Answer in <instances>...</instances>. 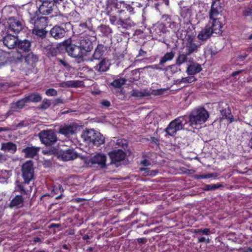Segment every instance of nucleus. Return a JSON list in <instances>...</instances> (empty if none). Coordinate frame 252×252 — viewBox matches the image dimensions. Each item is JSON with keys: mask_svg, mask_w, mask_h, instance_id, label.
Instances as JSON below:
<instances>
[{"mask_svg": "<svg viewBox=\"0 0 252 252\" xmlns=\"http://www.w3.org/2000/svg\"><path fill=\"white\" fill-rule=\"evenodd\" d=\"M51 105V101L47 99L44 98L42 102V103L39 106V109L46 110L48 109L50 105Z\"/></svg>", "mask_w": 252, "mask_h": 252, "instance_id": "obj_51", "label": "nucleus"}, {"mask_svg": "<svg viewBox=\"0 0 252 252\" xmlns=\"http://www.w3.org/2000/svg\"><path fill=\"white\" fill-rule=\"evenodd\" d=\"M66 31L61 26L56 25L50 31L51 36L56 39L63 38L65 35Z\"/></svg>", "mask_w": 252, "mask_h": 252, "instance_id": "obj_22", "label": "nucleus"}, {"mask_svg": "<svg viewBox=\"0 0 252 252\" xmlns=\"http://www.w3.org/2000/svg\"><path fill=\"white\" fill-rule=\"evenodd\" d=\"M151 162L148 159H145L143 161H141V164L145 167L151 165Z\"/></svg>", "mask_w": 252, "mask_h": 252, "instance_id": "obj_61", "label": "nucleus"}, {"mask_svg": "<svg viewBox=\"0 0 252 252\" xmlns=\"http://www.w3.org/2000/svg\"><path fill=\"white\" fill-rule=\"evenodd\" d=\"M192 9L191 6H183L181 7L180 15L184 19L186 24L190 23Z\"/></svg>", "mask_w": 252, "mask_h": 252, "instance_id": "obj_23", "label": "nucleus"}, {"mask_svg": "<svg viewBox=\"0 0 252 252\" xmlns=\"http://www.w3.org/2000/svg\"><path fill=\"white\" fill-rule=\"evenodd\" d=\"M41 142L46 146H51L57 141V137L54 130H43L38 133Z\"/></svg>", "mask_w": 252, "mask_h": 252, "instance_id": "obj_7", "label": "nucleus"}, {"mask_svg": "<svg viewBox=\"0 0 252 252\" xmlns=\"http://www.w3.org/2000/svg\"><path fill=\"white\" fill-rule=\"evenodd\" d=\"M56 154L58 158L64 161L72 160L78 157V153L73 148L59 150Z\"/></svg>", "mask_w": 252, "mask_h": 252, "instance_id": "obj_8", "label": "nucleus"}, {"mask_svg": "<svg viewBox=\"0 0 252 252\" xmlns=\"http://www.w3.org/2000/svg\"><path fill=\"white\" fill-rule=\"evenodd\" d=\"M0 150L4 151H8L13 154L17 151V146L15 143L11 142L2 143Z\"/></svg>", "mask_w": 252, "mask_h": 252, "instance_id": "obj_34", "label": "nucleus"}, {"mask_svg": "<svg viewBox=\"0 0 252 252\" xmlns=\"http://www.w3.org/2000/svg\"><path fill=\"white\" fill-rule=\"evenodd\" d=\"M77 45L84 57L86 56L88 53L90 52L93 48L92 41L87 37H81Z\"/></svg>", "mask_w": 252, "mask_h": 252, "instance_id": "obj_12", "label": "nucleus"}, {"mask_svg": "<svg viewBox=\"0 0 252 252\" xmlns=\"http://www.w3.org/2000/svg\"><path fill=\"white\" fill-rule=\"evenodd\" d=\"M65 50L68 55L73 58L83 59V56L80 49L77 45L73 44H68L65 46Z\"/></svg>", "mask_w": 252, "mask_h": 252, "instance_id": "obj_13", "label": "nucleus"}, {"mask_svg": "<svg viewBox=\"0 0 252 252\" xmlns=\"http://www.w3.org/2000/svg\"><path fill=\"white\" fill-rule=\"evenodd\" d=\"M109 67V63L106 59H103L98 64L94 66V69L99 72H105Z\"/></svg>", "mask_w": 252, "mask_h": 252, "instance_id": "obj_35", "label": "nucleus"}, {"mask_svg": "<svg viewBox=\"0 0 252 252\" xmlns=\"http://www.w3.org/2000/svg\"><path fill=\"white\" fill-rule=\"evenodd\" d=\"M161 22L165 26L167 25L168 28H170L173 32H175L178 30V24L175 21L173 17L168 14H163L161 17Z\"/></svg>", "mask_w": 252, "mask_h": 252, "instance_id": "obj_16", "label": "nucleus"}, {"mask_svg": "<svg viewBox=\"0 0 252 252\" xmlns=\"http://www.w3.org/2000/svg\"><path fill=\"white\" fill-rule=\"evenodd\" d=\"M156 2L154 3V6L156 9L160 11V8L162 6H165L167 7L169 6V0H155Z\"/></svg>", "mask_w": 252, "mask_h": 252, "instance_id": "obj_44", "label": "nucleus"}, {"mask_svg": "<svg viewBox=\"0 0 252 252\" xmlns=\"http://www.w3.org/2000/svg\"><path fill=\"white\" fill-rule=\"evenodd\" d=\"M194 232L196 234H202L203 235H208L209 234L210 229L209 228H204L203 229H195Z\"/></svg>", "mask_w": 252, "mask_h": 252, "instance_id": "obj_55", "label": "nucleus"}, {"mask_svg": "<svg viewBox=\"0 0 252 252\" xmlns=\"http://www.w3.org/2000/svg\"><path fill=\"white\" fill-rule=\"evenodd\" d=\"M210 28V26L207 25L199 32L197 36L199 43H203L214 34Z\"/></svg>", "mask_w": 252, "mask_h": 252, "instance_id": "obj_20", "label": "nucleus"}, {"mask_svg": "<svg viewBox=\"0 0 252 252\" xmlns=\"http://www.w3.org/2000/svg\"><path fill=\"white\" fill-rule=\"evenodd\" d=\"M31 41L28 39L21 40L18 39L16 48L21 51L27 52L31 49Z\"/></svg>", "mask_w": 252, "mask_h": 252, "instance_id": "obj_28", "label": "nucleus"}, {"mask_svg": "<svg viewBox=\"0 0 252 252\" xmlns=\"http://www.w3.org/2000/svg\"><path fill=\"white\" fill-rule=\"evenodd\" d=\"M59 50L58 49L54 47H50L47 52L48 57H53L56 56Z\"/></svg>", "mask_w": 252, "mask_h": 252, "instance_id": "obj_53", "label": "nucleus"}, {"mask_svg": "<svg viewBox=\"0 0 252 252\" xmlns=\"http://www.w3.org/2000/svg\"><path fill=\"white\" fill-rule=\"evenodd\" d=\"M194 37L195 35L193 33L189 34L188 32L186 33L184 37L185 40L181 50L184 51L187 53V55L189 56L197 53L202 44L201 43H196Z\"/></svg>", "mask_w": 252, "mask_h": 252, "instance_id": "obj_4", "label": "nucleus"}, {"mask_svg": "<svg viewBox=\"0 0 252 252\" xmlns=\"http://www.w3.org/2000/svg\"><path fill=\"white\" fill-rule=\"evenodd\" d=\"M220 0H212L209 18L212 20V25L210 27L214 34H220V21L219 18H217L220 14Z\"/></svg>", "mask_w": 252, "mask_h": 252, "instance_id": "obj_2", "label": "nucleus"}, {"mask_svg": "<svg viewBox=\"0 0 252 252\" xmlns=\"http://www.w3.org/2000/svg\"><path fill=\"white\" fill-rule=\"evenodd\" d=\"M47 33V31L45 29L33 28L32 29V33L41 39L46 37Z\"/></svg>", "mask_w": 252, "mask_h": 252, "instance_id": "obj_40", "label": "nucleus"}, {"mask_svg": "<svg viewBox=\"0 0 252 252\" xmlns=\"http://www.w3.org/2000/svg\"><path fill=\"white\" fill-rule=\"evenodd\" d=\"M129 20L128 17L124 16V17H121L118 19V29L119 31H121V29H129L131 27L132 25L130 22H127Z\"/></svg>", "mask_w": 252, "mask_h": 252, "instance_id": "obj_32", "label": "nucleus"}, {"mask_svg": "<svg viewBox=\"0 0 252 252\" xmlns=\"http://www.w3.org/2000/svg\"><path fill=\"white\" fill-rule=\"evenodd\" d=\"M106 50V46L102 44H98L94 51L93 55H92L91 61H93L94 60H99L101 59L104 52Z\"/></svg>", "mask_w": 252, "mask_h": 252, "instance_id": "obj_25", "label": "nucleus"}, {"mask_svg": "<svg viewBox=\"0 0 252 252\" xmlns=\"http://www.w3.org/2000/svg\"><path fill=\"white\" fill-rule=\"evenodd\" d=\"M61 103H63V99H62L60 98H58L55 99L54 101V105H58L59 104H61Z\"/></svg>", "mask_w": 252, "mask_h": 252, "instance_id": "obj_64", "label": "nucleus"}, {"mask_svg": "<svg viewBox=\"0 0 252 252\" xmlns=\"http://www.w3.org/2000/svg\"><path fill=\"white\" fill-rule=\"evenodd\" d=\"M226 119L227 122L230 123L234 121L233 116L232 115L230 110L228 107L227 109L221 111V119Z\"/></svg>", "mask_w": 252, "mask_h": 252, "instance_id": "obj_39", "label": "nucleus"}, {"mask_svg": "<svg viewBox=\"0 0 252 252\" xmlns=\"http://www.w3.org/2000/svg\"><path fill=\"white\" fill-rule=\"evenodd\" d=\"M27 103V100L24 97L14 103V107L16 108L22 109Z\"/></svg>", "mask_w": 252, "mask_h": 252, "instance_id": "obj_49", "label": "nucleus"}, {"mask_svg": "<svg viewBox=\"0 0 252 252\" xmlns=\"http://www.w3.org/2000/svg\"><path fill=\"white\" fill-rule=\"evenodd\" d=\"M175 56V53L171 51L166 53L161 58L158 65H163L167 62L172 61Z\"/></svg>", "mask_w": 252, "mask_h": 252, "instance_id": "obj_38", "label": "nucleus"}, {"mask_svg": "<svg viewBox=\"0 0 252 252\" xmlns=\"http://www.w3.org/2000/svg\"><path fill=\"white\" fill-rule=\"evenodd\" d=\"M168 32L167 27L160 22H158L150 28V33L153 39L163 42Z\"/></svg>", "mask_w": 252, "mask_h": 252, "instance_id": "obj_6", "label": "nucleus"}, {"mask_svg": "<svg viewBox=\"0 0 252 252\" xmlns=\"http://www.w3.org/2000/svg\"><path fill=\"white\" fill-rule=\"evenodd\" d=\"M40 148L35 146H27L22 150L26 158H33L39 152Z\"/></svg>", "mask_w": 252, "mask_h": 252, "instance_id": "obj_24", "label": "nucleus"}, {"mask_svg": "<svg viewBox=\"0 0 252 252\" xmlns=\"http://www.w3.org/2000/svg\"><path fill=\"white\" fill-rule=\"evenodd\" d=\"M38 59L36 57L32 55V57L28 56L26 59V61L28 64H31V66L34 67L35 66L36 63L37 62Z\"/></svg>", "mask_w": 252, "mask_h": 252, "instance_id": "obj_52", "label": "nucleus"}, {"mask_svg": "<svg viewBox=\"0 0 252 252\" xmlns=\"http://www.w3.org/2000/svg\"><path fill=\"white\" fill-rule=\"evenodd\" d=\"M189 55H187L184 51L182 50L178 54V56L176 60V63L178 65H180L186 63L188 60V57Z\"/></svg>", "mask_w": 252, "mask_h": 252, "instance_id": "obj_37", "label": "nucleus"}, {"mask_svg": "<svg viewBox=\"0 0 252 252\" xmlns=\"http://www.w3.org/2000/svg\"><path fill=\"white\" fill-rule=\"evenodd\" d=\"M182 80L183 83L189 84L195 82L197 79L194 76L189 75L188 77H182Z\"/></svg>", "mask_w": 252, "mask_h": 252, "instance_id": "obj_50", "label": "nucleus"}, {"mask_svg": "<svg viewBox=\"0 0 252 252\" xmlns=\"http://www.w3.org/2000/svg\"><path fill=\"white\" fill-rule=\"evenodd\" d=\"M83 84L82 81L69 80L64 81L60 84V86L63 88H78Z\"/></svg>", "mask_w": 252, "mask_h": 252, "instance_id": "obj_31", "label": "nucleus"}, {"mask_svg": "<svg viewBox=\"0 0 252 252\" xmlns=\"http://www.w3.org/2000/svg\"><path fill=\"white\" fill-rule=\"evenodd\" d=\"M163 91L162 90H153L152 92H151V94L157 95L162 94Z\"/></svg>", "mask_w": 252, "mask_h": 252, "instance_id": "obj_59", "label": "nucleus"}, {"mask_svg": "<svg viewBox=\"0 0 252 252\" xmlns=\"http://www.w3.org/2000/svg\"><path fill=\"white\" fill-rule=\"evenodd\" d=\"M130 94L131 96L138 99L149 97L151 95L150 91L147 89H143L140 90L138 89H133L130 92Z\"/></svg>", "mask_w": 252, "mask_h": 252, "instance_id": "obj_26", "label": "nucleus"}, {"mask_svg": "<svg viewBox=\"0 0 252 252\" xmlns=\"http://www.w3.org/2000/svg\"><path fill=\"white\" fill-rule=\"evenodd\" d=\"M54 17L55 20L58 24L63 25L67 23L68 18L63 14H59L55 15Z\"/></svg>", "mask_w": 252, "mask_h": 252, "instance_id": "obj_43", "label": "nucleus"}, {"mask_svg": "<svg viewBox=\"0 0 252 252\" xmlns=\"http://www.w3.org/2000/svg\"><path fill=\"white\" fill-rule=\"evenodd\" d=\"M101 104H102V105L103 106H104L106 107H109L111 105L110 101L107 100H103L101 101Z\"/></svg>", "mask_w": 252, "mask_h": 252, "instance_id": "obj_63", "label": "nucleus"}, {"mask_svg": "<svg viewBox=\"0 0 252 252\" xmlns=\"http://www.w3.org/2000/svg\"><path fill=\"white\" fill-rule=\"evenodd\" d=\"M18 38L17 36L7 34L3 38L4 45L9 49L16 48Z\"/></svg>", "mask_w": 252, "mask_h": 252, "instance_id": "obj_21", "label": "nucleus"}, {"mask_svg": "<svg viewBox=\"0 0 252 252\" xmlns=\"http://www.w3.org/2000/svg\"><path fill=\"white\" fill-rule=\"evenodd\" d=\"M126 79L125 78H120L115 79L110 85L116 88H120L123 85L126 84Z\"/></svg>", "mask_w": 252, "mask_h": 252, "instance_id": "obj_42", "label": "nucleus"}, {"mask_svg": "<svg viewBox=\"0 0 252 252\" xmlns=\"http://www.w3.org/2000/svg\"><path fill=\"white\" fill-rule=\"evenodd\" d=\"M112 163H116L125 159L126 154L122 150H114L108 154Z\"/></svg>", "mask_w": 252, "mask_h": 252, "instance_id": "obj_15", "label": "nucleus"}, {"mask_svg": "<svg viewBox=\"0 0 252 252\" xmlns=\"http://www.w3.org/2000/svg\"><path fill=\"white\" fill-rule=\"evenodd\" d=\"M57 61L64 67H67L68 64L64 59H58Z\"/></svg>", "mask_w": 252, "mask_h": 252, "instance_id": "obj_62", "label": "nucleus"}, {"mask_svg": "<svg viewBox=\"0 0 252 252\" xmlns=\"http://www.w3.org/2000/svg\"><path fill=\"white\" fill-rule=\"evenodd\" d=\"M21 174L23 182L16 181V190L21 194L30 195L32 192V188L29 187L30 189L26 188V185L35 180L34 167L33 162L29 160L24 163L21 166Z\"/></svg>", "mask_w": 252, "mask_h": 252, "instance_id": "obj_1", "label": "nucleus"}, {"mask_svg": "<svg viewBox=\"0 0 252 252\" xmlns=\"http://www.w3.org/2000/svg\"><path fill=\"white\" fill-rule=\"evenodd\" d=\"M209 116L208 111L204 107H197L191 111L188 117V121L191 126H193L204 123Z\"/></svg>", "mask_w": 252, "mask_h": 252, "instance_id": "obj_3", "label": "nucleus"}, {"mask_svg": "<svg viewBox=\"0 0 252 252\" xmlns=\"http://www.w3.org/2000/svg\"><path fill=\"white\" fill-rule=\"evenodd\" d=\"M61 226V225L60 223H53L50 224L48 226V227L49 229H52V228H59Z\"/></svg>", "mask_w": 252, "mask_h": 252, "instance_id": "obj_60", "label": "nucleus"}, {"mask_svg": "<svg viewBox=\"0 0 252 252\" xmlns=\"http://www.w3.org/2000/svg\"><path fill=\"white\" fill-rule=\"evenodd\" d=\"M54 5L52 0H44L38 8V10L43 15H49L52 12Z\"/></svg>", "mask_w": 252, "mask_h": 252, "instance_id": "obj_19", "label": "nucleus"}, {"mask_svg": "<svg viewBox=\"0 0 252 252\" xmlns=\"http://www.w3.org/2000/svg\"><path fill=\"white\" fill-rule=\"evenodd\" d=\"M188 123V116H182L177 117L172 121L164 129V131L171 136H175L177 132L184 128V126Z\"/></svg>", "mask_w": 252, "mask_h": 252, "instance_id": "obj_5", "label": "nucleus"}, {"mask_svg": "<svg viewBox=\"0 0 252 252\" xmlns=\"http://www.w3.org/2000/svg\"><path fill=\"white\" fill-rule=\"evenodd\" d=\"M140 71L139 69L133 70L131 72V77H130L129 81L133 82L135 81H137L140 79Z\"/></svg>", "mask_w": 252, "mask_h": 252, "instance_id": "obj_46", "label": "nucleus"}, {"mask_svg": "<svg viewBox=\"0 0 252 252\" xmlns=\"http://www.w3.org/2000/svg\"><path fill=\"white\" fill-rule=\"evenodd\" d=\"M48 19L46 17L39 16L36 12L31 16L30 22L33 25V28L45 29L48 25Z\"/></svg>", "mask_w": 252, "mask_h": 252, "instance_id": "obj_11", "label": "nucleus"}, {"mask_svg": "<svg viewBox=\"0 0 252 252\" xmlns=\"http://www.w3.org/2000/svg\"><path fill=\"white\" fill-rule=\"evenodd\" d=\"M105 138L100 132H96L95 139H93V144L97 146H100L104 143Z\"/></svg>", "mask_w": 252, "mask_h": 252, "instance_id": "obj_41", "label": "nucleus"}, {"mask_svg": "<svg viewBox=\"0 0 252 252\" xmlns=\"http://www.w3.org/2000/svg\"><path fill=\"white\" fill-rule=\"evenodd\" d=\"M202 70L201 66L197 63H193L189 64L187 68L186 72L188 75L194 76Z\"/></svg>", "mask_w": 252, "mask_h": 252, "instance_id": "obj_29", "label": "nucleus"}, {"mask_svg": "<svg viewBox=\"0 0 252 252\" xmlns=\"http://www.w3.org/2000/svg\"><path fill=\"white\" fill-rule=\"evenodd\" d=\"M25 99L28 102H34L37 103L41 101L42 100V96L38 93H32L25 96Z\"/></svg>", "mask_w": 252, "mask_h": 252, "instance_id": "obj_36", "label": "nucleus"}, {"mask_svg": "<svg viewBox=\"0 0 252 252\" xmlns=\"http://www.w3.org/2000/svg\"><path fill=\"white\" fill-rule=\"evenodd\" d=\"M116 144L119 146L122 147L124 149H126L127 147V143L126 140L124 139H118Z\"/></svg>", "mask_w": 252, "mask_h": 252, "instance_id": "obj_54", "label": "nucleus"}, {"mask_svg": "<svg viewBox=\"0 0 252 252\" xmlns=\"http://www.w3.org/2000/svg\"><path fill=\"white\" fill-rule=\"evenodd\" d=\"M140 171L143 172L145 176H150L152 177L155 176L158 171L157 170H150L149 168H141Z\"/></svg>", "mask_w": 252, "mask_h": 252, "instance_id": "obj_45", "label": "nucleus"}, {"mask_svg": "<svg viewBox=\"0 0 252 252\" xmlns=\"http://www.w3.org/2000/svg\"><path fill=\"white\" fill-rule=\"evenodd\" d=\"M216 173H206L202 175H194L193 176V178L195 179H209L213 177H216Z\"/></svg>", "mask_w": 252, "mask_h": 252, "instance_id": "obj_47", "label": "nucleus"}, {"mask_svg": "<svg viewBox=\"0 0 252 252\" xmlns=\"http://www.w3.org/2000/svg\"><path fill=\"white\" fill-rule=\"evenodd\" d=\"M6 23L9 32L18 33L22 30L24 27L22 22L13 17L8 18Z\"/></svg>", "mask_w": 252, "mask_h": 252, "instance_id": "obj_10", "label": "nucleus"}, {"mask_svg": "<svg viewBox=\"0 0 252 252\" xmlns=\"http://www.w3.org/2000/svg\"><path fill=\"white\" fill-rule=\"evenodd\" d=\"M77 125L75 123L70 125H64L60 127L59 132L66 136H69L75 133Z\"/></svg>", "mask_w": 252, "mask_h": 252, "instance_id": "obj_18", "label": "nucleus"}, {"mask_svg": "<svg viewBox=\"0 0 252 252\" xmlns=\"http://www.w3.org/2000/svg\"><path fill=\"white\" fill-rule=\"evenodd\" d=\"M22 195H16L10 201L9 204L10 208L16 207L17 208L22 207L24 204V198Z\"/></svg>", "mask_w": 252, "mask_h": 252, "instance_id": "obj_27", "label": "nucleus"}, {"mask_svg": "<svg viewBox=\"0 0 252 252\" xmlns=\"http://www.w3.org/2000/svg\"><path fill=\"white\" fill-rule=\"evenodd\" d=\"M126 3L124 1H118V0H107L108 6L114 7L118 10V13L123 17L122 15L126 13L125 7Z\"/></svg>", "mask_w": 252, "mask_h": 252, "instance_id": "obj_17", "label": "nucleus"}, {"mask_svg": "<svg viewBox=\"0 0 252 252\" xmlns=\"http://www.w3.org/2000/svg\"><path fill=\"white\" fill-rule=\"evenodd\" d=\"M15 60L12 52L0 50V68L7 65Z\"/></svg>", "mask_w": 252, "mask_h": 252, "instance_id": "obj_14", "label": "nucleus"}, {"mask_svg": "<svg viewBox=\"0 0 252 252\" xmlns=\"http://www.w3.org/2000/svg\"><path fill=\"white\" fill-rule=\"evenodd\" d=\"M107 158L105 155L101 153H98L92 157L89 163L93 167H97L100 169H104L106 167Z\"/></svg>", "mask_w": 252, "mask_h": 252, "instance_id": "obj_9", "label": "nucleus"}, {"mask_svg": "<svg viewBox=\"0 0 252 252\" xmlns=\"http://www.w3.org/2000/svg\"><path fill=\"white\" fill-rule=\"evenodd\" d=\"M45 94L48 96H56L57 91L53 88H50L46 91Z\"/></svg>", "mask_w": 252, "mask_h": 252, "instance_id": "obj_56", "label": "nucleus"}, {"mask_svg": "<svg viewBox=\"0 0 252 252\" xmlns=\"http://www.w3.org/2000/svg\"><path fill=\"white\" fill-rule=\"evenodd\" d=\"M97 32L100 36H108L112 33V30L109 26L101 24L97 28Z\"/></svg>", "mask_w": 252, "mask_h": 252, "instance_id": "obj_33", "label": "nucleus"}, {"mask_svg": "<svg viewBox=\"0 0 252 252\" xmlns=\"http://www.w3.org/2000/svg\"><path fill=\"white\" fill-rule=\"evenodd\" d=\"M220 187V184L205 185L202 189L205 191L213 190Z\"/></svg>", "mask_w": 252, "mask_h": 252, "instance_id": "obj_48", "label": "nucleus"}, {"mask_svg": "<svg viewBox=\"0 0 252 252\" xmlns=\"http://www.w3.org/2000/svg\"><path fill=\"white\" fill-rule=\"evenodd\" d=\"M126 10L129 12L130 14H133L135 12L134 11V7L130 4H127L126 3L125 11Z\"/></svg>", "mask_w": 252, "mask_h": 252, "instance_id": "obj_57", "label": "nucleus"}, {"mask_svg": "<svg viewBox=\"0 0 252 252\" xmlns=\"http://www.w3.org/2000/svg\"><path fill=\"white\" fill-rule=\"evenodd\" d=\"M109 21L112 25L118 26V20L116 16H110L109 17Z\"/></svg>", "mask_w": 252, "mask_h": 252, "instance_id": "obj_58", "label": "nucleus"}, {"mask_svg": "<svg viewBox=\"0 0 252 252\" xmlns=\"http://www.w3.org/2000/svg\"><path fill=\"white\" fill-rule=\"evenodd\" d=\"M96 132L97 131L92 129L86 130L82 134V137L85 141L89 143L93 144V139H95Z\"/></svg>", "mask_w": 252, "mask_h": 252, "instance_id": "obj_30", "label": "nucleus"}]
</instances>
